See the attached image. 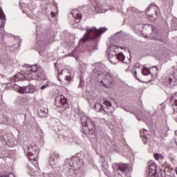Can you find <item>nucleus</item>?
<instances>
[{
	"instance_id": "obj_21",
	"label": "nucleus",
	"mask_w": 177,
	"mask_h": 177,
	"mask_svg": "<svg viewBox=\"0 0 177 177\" xmlns=\"http://www.w3.org/2000/svg\"><path fill=\"white\" fill-rule=\"evenodd\" d=\"M49 113V111L48 110V108H44L41 106L39 108V115H41V117H46V115Z\"/></svg>"
},
{
	"instance_id": "obj_8",
	"label": "nucleus",
	"mask_w": 177,
	"mask_h": 177,
	"mask_svg": "<svg viewBox=\"0 0 177 177\" xmlns=\"http://www.w3.org/2000/svg\"><path fill=\"white\" fill-rule=\"evenodd\" d=\"M69 160V165L73 168V169H80V168L84 165V163L86 162V159L84 158V155L81 154H77L76 156L72 157Z\"/></svg>"
},
{
	"instance_id": "obj_34",
	"label": "nucleus",
	"mask_w": 177,
	"mask_h": 177,
	"mask_svg": "<svg viewBox=\"0 0 177 177\" xmlns=\"http://www.w3.org/2000/svg\"><path fill=\"white\" fill-rule=\"evenodd\" d=\"M46 88H49V85L48 84H44V85L41 86L40 87V89L41 91H44V89H46Z\"/></svg>"
},
{
	"instance_id": "obj_44",
	"label": "nucleus",
	"mask_w": 177,
	"mask_h": 177,
	"mask_svg": "<svg viewBox=\"0 0 177 177\" xmlns=\"http://www.w3.org/2000/svg\"><path fill=\"white\" fill-rule=\"evenodd\" d=\"M85 70H86V67L84 66L83 68V71H85Z\"/></svg>"
},
{
	"instance_id": "obj_39",
	"label": "nucleus",
	"mask_w": 177,
	"mask_h": 177,
	"mask_svg": "<svg viewBox=\"0 0 177 177\" xmlns=\"http://www.w3.org/2000/svg\"><path fill=\"white\" fill-rule=\"evenodd\" d=\"M111 49H112V50H113V49H114V50L118 49V46H113L111 47Z\"/></svg>"
},
{
	"instance_id": "obj_15",
	"label": "nucleus",
	"mask_w": 177,
	"mask_h": 177,
	"mask_svg": "<svg viewBox=\"0 0 177 177\" xmlns=\"http://www.w3.org/2000/svg\"><path fill=\"white\" fill-rule=\"evenodd\" d=\"M170 109H171V114H176L177 113V93L171 95L170 97Z\"/></svg>"
},
{
	"instance_id": "obj_14",
	"label": "nucleus",
	"mask_w": 177,
	"mask_h": 177,
	"mask_svg": "<svg viewBox=\"0 0 177 177\" xmlns=\"http://www.w3.org/2000/svg\"><path fill=\"white\" fill-rule=\"evenodd\" d=\"M59 77L65 81H71L74 78V73L67 69H63L59 74Z\"/></svg>"
},
{
	"instance_id": "obj_45",
	"label": "nucleus",
	"mask_w": 177,
	"mask_h": 177,
	"mask_svg": "<svg viewBox=\"0 0 177 177\" xmlns=\"http://www.w3.org/2000/svg\"><path fill=\"white\" fill-rule=\"evenodd\" d=\"M163 1H167V2H171V1H172V0H163Z\"/></svg>"
},
{
	"instance_id": "obj_12",
	"label": "nucleus",
	"mask_w": 177,
	"mask_h": 177,
	"mask_svg": "<svg viewBox=\"0 0 177 177\" xmlns=\"http://www.w3.org/2000/svg\"><path fill=\"white\" fill-rule=\"evenodd\" d=\"M71 15L72 17H71L70 23L73 25L80 23L81 19H82V15L78 10H73Z\"/></svg>"
},
{
	"instance_id": "obj_37",
	"label": "nucleus",
	"mask_w": 177,
	"mask_h": 177,
	"mask_svg": "<svg viewBox=\"0 0 177 177\" xmlns=\"http://www.w3.org/2000/svg\"><path fill=\"white\" fill-rule=\"evenodd\" d=\"M37 132H38V133H39V135L41 136V135H42V133H43L42 130H41V129H37Z\"/></svg>"
},
{
	"instance_id": "obj_40",
	"label": "nucleus",
	"mask_w": 177,
	"mask_h": 177,
	"mask_svg": "<svg viewBox=\"0 0 177 177\" xmlns=\"http://www.w3.org/2000/svg\"><path fill=\"white\" fill-rule=\"evenodd\" d=\"M51 16L53 17H55L56 16V14L55 12H53V11L51 12Z\"/></svg>"
},
{
	"instance_id": "obj_30",
	"label": "nucleus",
	"mask_w": 177,
	"mask_h": 177,
	"mask_svg": "<svg viewBox=\"0 0 177 177\" xmlns=\"http://www.w3.org/2000/svg\"><path fill=\"white\" fill-rule=\"evenodd\" d=\"M146 133H147V131H146V130H142V131H140L141 136H143L145 140L147 139L146 137Z\"/></svg>"
},
{
	"instance_id": "obj_10",
	"label": "nucleus",
	"mask_w": 177,
	"mask_h": 177,
	"mask_svg": "<svg viewBox=\"0 0 177 177\" xmlns=\"http://www.w3.org/2000/svg\"><path fill=\"white\" fill-rule=\"evenodd\" d=\"M157 10H158V7L156 4H150L147 8L145 10L146 16L148 17V20L151 21H154L157 19Z\"/></svg>"
},
{
	"instance_id": "obj_42",
	"label": "nucleus",
	"mask_w": 177,
	"mask_h": 177,
	"mask_svg": "<svg viewBox=\"0 0 177 177\" xmlns=\"http://www.w3.org/2000/svg\"><path fill=\"white\" fill-rule=\"evenodd\" d=\"M136 68H140V65H139V64L136 65Z\"/></svg>"
},
{
	"instance_id": "obj_27",
	"label": "nucleus",
	"mask_w": 177,
	"mask_h": 177,
	"mask_svg": "<svg viewBox=\"0 0 177 177\" xmlns=\"http://www.w3.org/2000/svg\"><path fill=\"white\" fill-rule=\"evenodd\" d=\"M153 157L155 160H160V158H164V156L160 153H155L153 155Z\"/></svg>"
},
{
	"instance_id": "obj_3",
	"label": "nucleus",
	"mask_w": 177,
	"mask_h": 177,
	"mask_svg": "<svg viewBox=\"0 0 177 177\" xmlns=\"http://www.w3.org/2000/svg\"><path fill=\"white\" fill-rule=\"evenodd\" d=\"M81 122L84 127V133H87V135H96V132L99 131V124L87 115L82 116Z\"/></svg>"
},
{
	"instance_id": "obj_20",
	"label": "nucleus",
	"mask_w": 177,
	"mask_h": 177,
	"mask_svg": "<svg viewBox=\"0 0 177 177\" xmlns=\"http://www.w3.org/2000/svg\"><path fill=\"white\" fill-rule=\"evenodd\" d=\"M15 151L8 149L6 151L5 150L3 157H8L9 158H13V157L15 156Z\"/></svg>"
},
{
	"instance_id": "obj_43",
	"label": "nucleus",
	"mask_w": 177,
	"mask_h": 177,
	"mask_svg": "<svg viewBox=\"0 0 177 177\" xmlns=\"http://www.w3.org/2000/svg\"><path fill=\"white\" fill-rule=\"evenodd\" d=\"M113 147H115L117 149L118 147V145L113 144Z\"/></svg>"
},
{
	"instance_id": "obj_26",
	"label": "nucleus",
	"mask_w": 177,
	"mask_h": 177,
	"mask_svg": "<svg viewBox=\"0 0 177 177\" xmlns=\"http://www.w3.org/2000/svg\"><path fill=\"white\" fill-rule=\"evenodd\" d=\"M6 149H5V147H0V158H2V157H3L4 154H5V150Z\"/></svg>"
},
{
	"instance_id": "obj_19",
	"label": "nucleus",
	"mask_w": 177,
	"mask_h": 177,
	"mask_svg": "<svg viewBox=\"0 0 177 177\" xmlns=\"http://www.w3.org/2000/svg\"><path fill=\"white\" fill-rule=\"evenodd\" d=\"M23 80H24V75H21V73H18L12 77V78L11 79V82H15V81H23Z\"/></svg>"
},
{
	"instance_id": "obj_11",
	"label": "nucleus",
	"mask_w": 177,
	"mask_h": 177,
	"mask_svg": "<svg viewBox=\"0 0 177 177\" xmlns=\"http://www.w3.org/2000/svg\"><path fill=\"white\" fill-rule=\"evenodd\" d=\"M38 153V147L37 145H30L27 150L28 157L29 160L32 161H37Z\"/></svg>"
},
{
	"instance_id": "obj_6",
	"label": "nucleus",
	"mask_w": 177,
	"mask_h": 177,
	"mask_svg": "<svg viewBox=\"0 0 177 177\" xmlns=\"http://www.w3.org/2000/svg\"><path fill=\"white\" fill-rule=\"evenodd\" d=\"M113 171H117L120 176H127V175L132 172V167L128 164L113 163L112 165Z\"/></svg>"
},
{
	"instance_id": "obj_9",
	"label": "nucleus",
	"mask_w": 177,
	"mask_h": 177,
	"mask_svg": "<svg viewBox=\"0 0 177 177\" xmlns=\"http://www.w3.org/2000/svg\"><path fill=\"white\" fill-rule=\"evenodd\" d=\"M13 89L15 90L16 92H18V93H35L37 92V88H35V86L32 84H29L26 86H20L17 84H15L13 86Z\"/></svg>"
},
{
	"instance_id": "obj_41",
	"label": "nucleus",
	"mask_w": 177,
	"mask_h": 177,
	"mask_svg": "<svg viewBox=\"0 0 177 177\" xmlns=\"http://www.w3.org/2000/svg\"><path fill=\"white\" fill-rule=\"evenodd\" d=\"M0 13L2 16H3V11L2 10V9L0 8Z\"/></svg>"
},
{
	"instance_id": "obj_17",
	"label": "nucleus",
	"mask_w": 177,
	"mask_h": 177,
	"mask_svg": "<svg viewBox=\"0 0 177 177\" xmlns=\"http://www.w3.org/2000/svg\"><path fill=\"white\" fill-rule=\"evenodd\" d=\"M60 157L59 156V153L57 152H54L49 157V162L50 165H55V162H57Z\"/></svg>"
},
{
	"instance_id": "obj_35",
	"label": "nucleus",
	"mask_w": 177,
	"mask_h": 177,
	"mask_svg": "<svg viewBox=\"0 0 177 177\" xmlns=\"http://www.w3.org/2000/svg\"><path fill=\"white\" fill-rule=\"evenodd\" d=\"M134 77L136 78V80H138V81L141 82L140 78L138 77V71L134 72Z\"/></svg>"
},
{
	"instance_id": "obj_16",
	"label": "nucleus",
	"mask_w": 177,
	"mask_h": 177,
	"mask_svg": "<svg viewBox=\"0 0 177 177\" xmlns=\"http://www.w3.org/2000/svg\"><path fill=\"white\" fill-rule=\"evenodd\" d=\"M151 31L152 32L149 34V37L151 39H154L155 41H160V42H162V37L160 36V33L158 34L157 32V28L151 27Z\"/></svg>"
},
{
	"instance_id": "obj_2",
	"label": "nucleus",
	"mask_w": 177,
	"mask_h": 177,
	"mask_svg": "<svg viewBox=\"0 0 177 177\" xmlns=\"http://www.w3.org/2000/svg\"><path fill=\"white\" fill-rule=\"evenodd\" d=\"M86 34L80 40V42L84 44L86 41H90V42L93 41L95 45H97L100 35L104 34V32L107 31V28H100L99 30H97L96 28H91L86 29Z\"/></svg>"
},
{
	"instance_id": "obj_33",
	"label": "nucleus",
	"mask_w": 177,
	"mask_h": 177,
	"mask_svg": "<svg viewBox=\"0 0 177 177\" xmlns=\"http://www.w3.org/2000/svg\"><path fill=\"white\" fill-rule=\"evenodd\" d=\"M1 19H5V14L3 13V16H2V14L0 13V20ZM2 27V21H0V28Z\"/></svg>"
},
{
	"instance_id": "obj_32",
	"label": "nucleus",
	"mask_w": 177,
	"mask_h": 177,
	"mask_svg": "<svg viewBox=\"0 0 177 177\" xmlns=\"http://www.w3.org/2000/svg\"><path fill=\"white\" fill-rule=\"evenodd\" d=\"M160 175L162 177H167V173L165 170L160 169Z\"/></svg>"
},
{
	"instance_id": "obj_1",
	"label": "nucleus",
	"mask_w": 177,
	"mask_h": 177,
	"mask_svg": "<svg viewBox=\"0 0 177 177\" xmlns=\"http://www.w3.org/2000/svg\"><path fill=\"white\" fill-rule=\"evenodd\" d=\"M95 78L98 80V82L101 86L104 88H111V85L114 84V75L111 73H107L104 72L100 65H97L93 71Z\"/></svg>"
},
{
	"instance_id": "obj_4",
	"label": "nucleus",
	"mask_w": 177,
	"mask_h": 177,
	"mask_svg": "<svg viewBox=\"0 0 177 177\" xmlns=\"http://www.w3.org/2000/svg\"><path fill=\"white\" fill-rule=\"evenodd\" d=\"M28 80H46L44 70L38 65H32L28 68V74L26 75Z\"/></svg>"
},
{
	"instance_id": "obj_29",
	"label": "nucleus",
	"mask_w": 177,
	"mask_h": 177,
	"mask_svg": "<svg viewBox=\"0 0 177 177\" xmlns=\"http://www.w3.org/2000/svg\"><path fill=\"white\" fill-rule=\"evenodd\" d=\"M149 169H157V167L156 166V164L154 163H151L149 165Z\"/></svg>"
},
{
	"instance_id": "obj_46",
	"label": "nucleus",
	"mask_w": 177,
	"mask_h": 177,
	"mask_svg": "<svg viewBox=\"0 0 177 177\" xmlns=\"http://www.w3.org/2000/svg\"><path fill=\"white\" fill-rule=\"evenodd\" d=\"M176 174H177V167L176 168Z\"/></svg>"
},
{
	"instance_id": "obj_36",
	"label": "nucleus",
	"mask_w": 177,
	"mask_h": 177,
	"mask_svg": "<svg viewBox=\"0 0 177 177\" xmlns=\"http://www.w3.org/2000/svg\"><path fill=\"white\" fill-rule=\"evenodd\" d=\"M151 68H154L156 73H158V68L157 66H152Z\"/></svg>"
},
{
	"instance_id": "obj_22",
	"label": "nucleus",
	"mask_w": 177,
	"mask_h": 177,
	"mask_svg": "<svg viewBox=\"0 0 177 177\" xmlns=\"http://www.w3.org/2000/svg\"><path fill=\"white\" fill-rule=\"evenodd\" d=\"M34 168H37V166H34V165L28 166V173L30 174V176H35V169Z\"/></svg>"
},
{
	"instance_id": "obj_38",
	"label": "nucleus",
	"mask_w": 177,
	"mask_h": 177,
	"mask_svg": "<svg viewBox=\"0 0 177 177\" xmlns=\"http://www.w3.org/2000/svg\"><path fill=\"white\" fill-rule=\"evenodd\" d=\"M167 81H168L169 84L171 85V84H172L173 80H172V78L169 77Z\"/></svg>"
},
{
	"instance_id": "obj_28",
	"label": "nucleus",
	"mask_w": 177,
	"mask_h": 177,
	"mask_svg": "<svg viewBox=\"0 0 177 177\" xmlns=\"http://www.w3.org/2000/svg\"><path fill=\"white\" fill-rule=\"evenodd\" d=\"M0 177H15V174H13V173H10L8 174H5L0 176Z\"/></svg>"
},
{
	"instance_id": "obj_48",
	"label": "nucleus",
	"mask_w": 177,
	"mask_h": 177,
	"mask_svg": "<svg viewBox=\"0 0 177 177\" xmlns=\"http://www.w3.org/2000/svg\"><path fill=\"white\" fill-rule=\"evenodd\" d=\"M138 120L139 121H140V118H138Z\"/></svg>"
},
{
	"instance_id": "obj_13",
	"label": "nucleus",
	"mask_w": 177,
	"mask_h": 177,
	"mask_svg": "<svg viewBox=\"0 0 177 177\" xmlns=\"http://www.w3.org/2000/svg\"><path fill=\"white\" fill-rule=\"evenodd\" d=\"M66 104H67V99H66V97L64 95H57L55 97V106L57 107H61L62 111H64L66 110Z\"/></svg>"
},
{
	"instance_id": "obj_23",
	"label": "nucleus",
	"mask_w": 177,
	"mask_h": 177,
	"mask_svg": "<svg viewBox=\"0 0 177 177\" xmlns=\"http://www.w3.org/2000/svg\"><path fill=\"white\" fill-rule=\"evenodd\" d=\"M0 140L2 143H7L9 142V138H8V135L6 133L0 134Z\"/></svg>"
},
{
	"instance_id": "obj_25",
	"label": "nucleus",
	"mask_w": 177,
	"mask_h": 177,
	"mask_svg": "<svg viewBox=\"0 0 177 177\" xmlns=\"http://www.w3.org/2000/svg\"><path fill=\"white\" fill-rule=\"evenodd\" d=\"M141 73L142 74V75H150L151 74V73H150V70H149V68H144L143 69H142Z\"/></svg>"
},
{
	"instance_id": "obj_47",
	"label": "nucleus",
	"mask_w": 177,
	"mask_h": 177,
	"mask_svg": "<svg viewBox=\"0 0 177 177\" xmlns=\"http://www.w3.org/2000/svg\"><path fill=\"white\" fill-rule=\"evenodd\" d=\"M36 39H38V36L36 37Z\"/></svg>"
},
{
	"instance_id": "obj_18",
	"label": "nucleus",
	"mask_w": 177,
	"mask_h": 177,
	"mask_svg": "<svg viewBox=\"0 0 177 177\" xmlns=\"http://www.w3.org/2000/svg\"><path fill=\"white\" fill-rule=\"evenodd\" d=\"M147 177H158L157 169H149Z\"/></svg>"
},
{
	"instance_id": "obj_24",
	"label": "nucleus",
	"mask_w": 177,
	"mask_h": 177,
	"mask_svg": "<svg viewBox=\"0 0 177 177\" xmlns=\"http://www.w3.org/2000/svg\"><path fill=\"white\" fill-rule=\"evenodd\" d=\"M46 45H48L46 44V42L42 41V38H41L40 39V41L39 42V47H38V48L41 49V50L44 49L46 48Z\"/></svg>"
},
{
	"instance_id": "obj_31",
	"label": "nucleus",
	"mask_w": 177,
	"mask_h": 177,
	"mask_svg": "<svg viewBox=\"0 0 177 177\" xmlns=\"http://www.w3.org/2000/svg\"><path fill=\"white\" fill-rule=\"evenodd\" d=\"M12 88H13V86H12V84H10V83H7V84H6V88L8 89V90L12 89Z\"/></svg>"
},
{
	"instance_id": "obj_5",
	"label": "nucleus",
	"mask_w": 177,
	"mask_h": 177,
	"mask_svg": "<svg viewBox=\"0 0 177 177\" xmlns=\"http://www.w3.org/2000/svg\"><path fill=\"white\" fill-rule=\"evenodd\" d=\"M108 59L111 64H117L118 62H122L124 64H129L131 63V59H128V62L125 61V55L122 53L117 54L115 51L111 50L109 52Z\"/></svg>"
},
{
	"instance_id": "obj_7",
	"label": "nucleus",
	"mask_w": 177,
	"mask_h": 177,
	"mask_svg": "<svg viewBox=\"0 0 177 177\" xmlns=\"http://www.w3.org/2000/svg\"><path fill=\"white\" fill-rule=\"evenodd\" d=\"M94 107L96 111H104L106 113H113L114 110H115L111 102L107 100L104 101L102 104L99 102L95 103Z\"/></svg>"
}]
</instances>
